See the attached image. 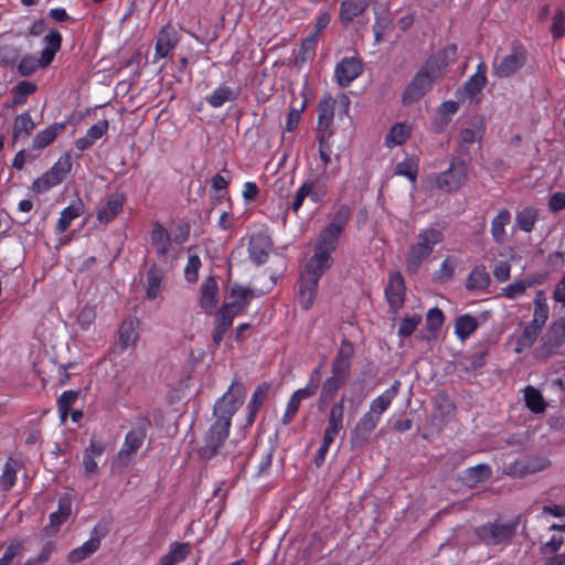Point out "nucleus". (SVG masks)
<instances>
[{
  "label": "nucleus",
  "mask_w": 565,
  "mask_h": 565,
  "mask_svg": "<svg viewBox=\"0 0 565 565\" xmlns=\"http://www.w3.org/2000/svg\"><path fill=\"white\" fill-rule=\"evenodd\" d=\"M467 178L468 167L466 162L459 157H454L445 171L431 173L428 180L436 189L446 193H454L465 185Z\"/></svg>",
  "instance_id": "obj_7"
},
{
  "label": "nucleus",
  "mask_w": 565,
  "mask_h": 565,
  "mask_svg": "<svg viewBox=\"0 0 565 565\" xmlns=\"http://www.w3.org/2000/svg\"><path fill=\"white\" fill-rule=\"evenodd\" d=\"M350 377L351 373L331 366L330 375L321 385L319 404L327 405L333 401L338 392L348 384Z\"/></svg>",
  "instance_id": "obj_14"
},
{
  "label": "nucleus",
  "mask_w": 565,
  "mask_h": 565,
  "mask_svg": "<svg viewBox=\"0 0 565 565\" xmlns=\"http://www.w3.org/2000/svg\"><path fill=\"white\" fill-rule=\"evenodd\" d=\"M79 392L74 390L64 391L56 401L60 419L64 424L72 406L76 403Z\"/></svg>",
  "instance_id": "obj_51"
},
{
  "label": "nucleus",
  "mask_w": 565,
  "mask_h": 565,
  "mask_svg": "<svg viewBox=\"0 0 565 565\" xmlns=\"http://www.w3.org/2000/svg\"><path fill=\"white\" fill-rule=\"evenodd\" d=\"M565 343V329L561 326L559 321H554L547 332L542 338V344L537 349V352L543 358H548L563 347Z\"/></svg>",
  "instance_id": "obj_18"
},
{
  "label": "nucleus",
  "mask_w": 565,
  "mask_h": 565,
  "mask_svg": "<svg viewBox=\"0 0 565 565\" xmlns=\"http://www.w3.org/2000/svg\"><path fill=\"white\" fill-rule=\"evenodd\" d=\"M271 249L270 241L263 234L253 235L248 244L250 260L256 265H263L268 260Z\"/></svg>",
  "instance_id": "obj_28"
},
{
  "label": "nucleus",
  "mask_w": 565,
  "mask_h": 565,
  "mask_svg": "<svg viewBox=\"0 0 565 565\" xmlns=\"http://www.w3.org/2000/svg\"><path fill=\"white\" fill-rule=\"evenodd\" d=\"M36 85L29 81H21L12 87V99L7 103L8 108L24 105L30 95L36 90Z\"/></svg>",
  "instance_id": "obj_41"
},
{
  "label": "nucleus",
  "mask_w": 565,
  "mask_h": 565,
  "mask_svg": "<svg viewBox=\"0 0 565 565\" xmlns=\"http://www.w3.org/2000/svg\"><path fill=\"white\" fill-rule=\"evenodd\" d=\"M171 235L159 222H154L150 233V244L160 262H167L171 250Z\"/></svg>",
  "instance_id": "obj_21"
},
{
  "label": "nucleus",
  "mask_w": 565,
  "mask_h": 565,
  "mask_svg": "<svg viewBox=\"0 0 565 565\" xmlns=\"http://www.w3.org/2000/svg\"><path fill=\"white\" fill-rule=\"evenodd\" d=\"M45 67L46 66H43L42 64L41 56L36 58L30 54L22 56V58L19 61L17 65L18 73L24 77L33 75L38 71V68Z\"/></svg>",
  "instance_id": "obj_56"
},
{
  "label": "nucleus",
  "mask_w": 565,
  "mask_h": 565,
  "mask_svg": "<svg viewBox=\"0 0 565 565\" xmlns=\"http://www.w3.org/2000/svg\"><path fill=\"white\" fill-rule=\"evenodd\" d=\"M100 546V539L92 536L88 541L81 546L72 550L68 553L67 559L70 563H78L90 555H93Z\"/></svg>",
  "instance_id": "obj_47"
},
{
  "label": "nucleus",
  "mask_w": 565,
  "mask_h": 565,
  "mask_svg": "<svg viewBox=\"0 0 565 565\" xmlns=\"http://www.w3.org/2000/svg\"><path fill=\"white\" fill-rule=\"evenodd\" d=\"M300 404L301 402L298 401L296 398V396L291 395L288 403H287V406H286V409L281 416V424L282 425H289L294 418L296 417L298 411H299V407H300Z\"/></svg>",
  "instance_id": "obj_64"
},
{
  "label": "nucleus",
  "mask_w": 565,
  "mask_h": 565,
  "mask_svg": "<svg viewBox=\"0 0 565 565\" xmlns=\"http://www.w3.org/2000/svg\"><path fill=\"white\" fill-rule=\"evenodd\" d=\"M333 256H327L313 250L303 265L298 278V301L303 310L312 308L318 296L321 277L332 267Z\"/></svg>",
  "instance_id": "obj_2"
},
{
  "label": "nucleus",
  "mask_w": 565,
  "mask_h": 565,
  "mask_svg": "<svg viewBox=\"0 0 565 565\" xmlns=\"http://www.w3.org/2000/svg\"><path fill=\"white\" fill-rule=\"evenodd\" d=\"M478 327L479 322L476 317L468 313L461 315L455 320V334L459 340L465 341L476 332Z\"/></svg>",
  "instance_id": "obj_42"
},
{
  "label": "nucleus",
  "mask_w": 565,
  "mask_h": 565,
  "mask_svg": "<svg viewBox=\"0 0 565 565\" xmlns=\"http://www.w3.org/2000/svg\"><path fill=\"white\" fill-rule=\"evenodd\" d=\"M539 220V211L535 207L526 206L519 211L515 215V224L518 228L525 233H531Z\"/></svg>",
  "instance_id": "obj_48"
},
{
  "label": "nucleus",
  "mask_w": 565,
  "mask_h": 565,
  "mask_svg": "<svg viewBox=\"0 0 565 565\" xmlns=\"http://www.w3.org/2000/svg\"><path fill=\"white\" fill-rule=\"evenodd\" d=\"M515 523L487 522L475 529L476 536L488 545L509 542L515 534Z\"/></svg>",
  "instance_id": "obj_9"
},
{
  "label": "nucleus",
  "mask_w": 565,
  "mask_h": 565,
  "mask_svg": "<svg viewBox=\"0 0 565 565\" xmlns=\"http://www.w3.org/2000/svg\"><path fill=\"white\" fill-rule=\"evenodd\" d=\"M72 513V499L64 494L58 499L57 511L50 514V525L56 530L67 521Z\"/></svg>",
  "instance_id": "obj_45"
},
{
  "label": "nucleus",
  "mask_w": 565,
  "mask_h": 565,
  "mask_svg": "<svg viewBox=\"0 0 565 565\" xmlns=\"http://www.w3.org/2000/svg\"><path fill=\"white\" fill-rule=\"evenodd\" d=\"M35 128V122L29 110H25L14 117L12 126L13 143L20 140H26Z\"/></svg>",
  "instance_id": "obj_35"
},
{
  "label": "nucleus",
  "mask_w": 565,
  "mask_h": 565,
  "mask_svg": "<svg viewBox=\"0 0 565 565\" xmlns=\"http://www.w3.org/2000/svg\"><path fill=\"white\" fill-rule=\"evenodd\" d=\"M238 95V88L235 89L225 84H222L216 87L210 95L205 96V100L212 108H220L227 102H235Z\"/></svg>",
  "instance_id": "obj_39"
},
{
  "label": "nucleus",
  "mask_w": 565,
  "mask_h": 565,
  "mask_svg": "<svg viewBox=\"0 0 565 565\" xmlns=\"http://www.w3.org/2000/svg\"><path fill=\"white\" fill-rule=\"evenodd\" d=\"M245 399V386L237 379H233L228 390L216 399L213 416L215 419L205 431L202 444L198 447V456L210 461L216 457L230 435L232 417L243 405Z\"/></svg>",
  "instance_id": "obj_1"
},
{
  "label": "nucleus",
  "mask_w": 565,
  "mask_h": 565,
  "mask_svg": "<svg viewBox=\"0 0 565 565\" xmlns=\"http://www.w3.org/2000/svg\"><path fill=\"white\" fill-rule=\"evenodd\" d=\"M138 320L132 318L125 319L118 329V345L120 351L124 352L129 347L136 345V342L139 338L138 333Z\"/></svg>",
  "instance_id": "obj_34"
},
{
  "label": "nucleus",
  "mask_w": 565,
  "mask_h": 565,
  "mask_svg": "<svg viewBox=\"0 0 565 565\" xmlns=\"http://www.w3.org/2000/svg\"><path fill=\"white\" fill-rule=\"evenodd\" d=\"M354 344L347 338L341 340L340 348L332 360L331 366L351 373Z\"/></svg>",
  "instance_id": "obj_40"
},
{
  "label": "nucleus",
  "mask_w": 565,
  "mask_h": 565,
  "mask_svg": "<svg viewBox=\"0 0 565 565\" xmlns=\"http://www.w3.org/2000/svg\"><path fill=\"white\" fill-rule=\"evenodd\" d=\"M218 302V285L215 277L210 276L201 285L200 306L206 315H213Z\"/></svg>",
  "instance_id": "obj_24"
},
{
  "label": "nucleus",
  "mask_w": 565,
  "mask_h": 565,
  "mask_svg": "<svg viewBox=\"0 0 565 565\" xmlns=\"http://www.w3.org/2000/svg\"><path fill=\"white\" fill-rule=\"evenodd\" d=\"M163 278V268L158 264H152L146 276V298L148 300H154L159 297Z\"/></svg>",
  "instance_id": "obj_36"
},
{
  "label": "nucleus",
  "mask_w": 565,
  "mask_h": 565,
  "mask_svg": "<svg viewBox=\"0 0 565 565\" xmlns=\"http://www.w3.org/2000/svg\"><path fill=\"white\" fill-rule=\"evenodd\" d=\"M269 388H270V386L266 382L259 384L255 388V391L247 404V408H252V409L259 412L260 407L263 406V404L267 397Z\"/></svg>",
  "instance_id": "obj_58"
},
{
  "label": "nucleus",
  "mask_w": 565,
  "mask_h": 565,
  "mask_svg": "<svg viewBox=\"0 0 565 565\" xmlns=\"http://www.w3.org/2000/svg\"><path fill=\"white\" fill-rule=\"evenodd\" d=\"M399 387L401 382L395 380L388 388L371 402L366 413L381 420L382 415L390 408L392 402L398 395Z\"/></svg>",
  "instance_id": "obj_22"
},
{
  "label": "nucleus",
  "mask_w": 565,
  "mask_h": 565,
  "mask_svg": "<svg viewBox=\"0 0 565 565\" xmlns=\"http://www.w3.org/2000/svg\"><path fill=\"white\" fill-rule=\"evenodd\" d=\"M487 64L484 62H480L473 75H471L463 84L462 89L467 94V96L472 99L477 95H479L482 89L486 87L487 79Z\"/></svg>",
  "instance_id": "obj_32"
},
{
  "label": "nucleus",
  "mask_w": 565,
  "mask_h": 565,
  "mask_svg": "<svg viewBox=\"0 0 565 565\" xmlns=\"http://www.w3.org/2000/svg\"><path fill=\"white\" fill-rule=\"evenodd\" d=\"M524 399L526 407L535 414L543 413L546 409L543 395L533 386H526L524 390Z\"/></svg>",
  "instance_id": "obj_50"
},
{
  "label": "nucleus",
  "mask_w": 565,
  "mask_h": 565,
  "mask_svg": "<svg viewBox=\"0 0 565 565\" xmlns=\"http://www.w3.org/2000/svg\"><path fill=\"white\" fill-rule=\"evenodd\" d=\"M418 159L405 158L398 162L395 168V174L407 178L412 183H415L418 175Z\"/></svg>",
  "instance_id": "obj_53"
},
{
  "label": "nucleus",
  "mask_w": 565,
  "mask_h": 565,
  "mask_svg": "<svg viewBox=\"0 0 565 565\" xmlns=\"http://www.w3.org/2000/svg\"><path fill=\"white\" fill-rule=\"evenodd\" d=\"M317 44L318 42L313 40V36H306L295 57V65L300 67L307 61L311 60L315 56Z\"/></svg>",
  "instance_id": "obj_54"
},
{
  "label": "nucleus",
  "mask_w": 565,
  "mask_h": 565,
  "mask_svg": "<svg viewBox=\"0 0 565 565\" xmlns=\"http://www.w3.org/2000/svg\"><path fill=\"white\" fill-rule=\"evenodd\" d=\"M327 180L328 175H324V173L317 178L306 179L297 189L290 203V210L297 214L307 198L312 203L320 204L328 193Z\"/></svg>",
  "instance_id": "obj_8"
},
{
  "label": "nucleus",
  "mask_w": 565,
  "mask_h": 565,
  "mask_svg": "<svg viewBox=\"0 0 565 565\" xmlns=\"http://www.w3.org/2000/svg\"><path fill=\"white\" fill-rule=\"evenodd\" d=\"M435 81L430 74L420 67L405 87L402 104L408 106L420 100L433 88Z\"/></svg>",
  "instance_id": "obj_10"
},
{
  "label": "nucleus",
  "mask_w": 565,
  "mask_h": 565,
  "mask_svg": "<svg viewBox=\"0 0 565 565\" xmlns=\"http://www.w3.org/2000/svg\"><path fill=\"white\" fill-rule=\"evenodd\" d=\"M19 468L20 463L18 460L11 457L7 460L0 476V491H9L15 484Z\"/></svg>",
  "instance_id": "obj_49"
},
{
  "label": "nucleus",
  "mask_w": 565,
  "mask_h": 565,
  "mask_svg": "<svg viewBox=\"0 0 565 565\" xmlns=\"http://www.w3.org/2000/svg\"><path fill=\"white\" fill-rule=\"evenodd\" d=\"M484 124L481 118H473L468 126L460 129L457 152L460 156H467L469 148L475 142H480L484 135Z\"/></svg>",
  "instance_id": "obj_17"
},
{
  "label": "nucleus",
  "mask_w": 565,
  "mask_h": 565,
  "mask_svg": "<svg viewBox=\"0 0 565 565\" xmlns=\"http://www.w3.org/2000/svg\"><path fill=\"white\" fill-rule=\"evenodd\" d=\"M151 420L148 416H138L135 418L132 427L125 436L124 443L117 454V459L124 466H128L138 450L142 447L149 430Z\"/></svg>",
  "instance_id": "obj_5"
},
{
  "label": "nucleus",
  "mask_w": 565,
  "mask_h": 565,
  "mask_svg": "<svg viewBox=\"0 0 565 565\" xmlns=\"http://www.w3.org/2000/svg\"><path fill=\"white\" fill-rule=\"evenodd\" d=\"M550 32L554 40H559L565 35V12L557 10L552 19Z\"/></svg>",
  "instance_id": "obj_60"
},
{
  "label": "nucleus",
  "mask_w": 565,
  "mask_h": 565,
  "mask_svg": "<svg viewBox=\"0 0 565 565\" xmlns=\"http://www.w3.org/2000/svg\"><path fill=\"white\" fill-rule=\"evenodd\" d=\"M126 201V194L121 192L107 195L96 210L97 222L104 225L111 223L122 212Z\"/></svg>",
  "instance_id": "obj_16"
},
{
  "label": "nucleus",
  "mask_w": 565,
  "mask_h": 565,
  "mask_svg": "<svg viewBox=\"0 0 565 565\" xmlns=\"http://www.w3.org/2000/svg\"><path fill=\"white\" fill-rule=\"evenodd\" d=\"M491 282L484 266H476L466 280V288L470 291L484 290Z\"/></svg>",
  "instance_id": "obj_43"
},
{
  "label": "nucleus",
  "mask_w": 565,
  "mask_h": 565,
  "mask_svg": "<svg viewBox=\"0 0 565 565\" xmlns=\"http://www.w3.org/2000/svg\"><path fill=\"white\" fill-rule=\"evenodd\" d=\"M179 42L175 29L167 24L158 33L154 46L153 63L168 57Z\"/></svg>",
  "instance_id": "obj_20"
},
{
  "label": "nucleus",
  "mask_w": 565,
  "mask_h": 565,
  "mask_svg": "<svg viewBox=\"0 0 565 565\" xmlns=\"http://www.w3.org/2000/svg\"><path fill=\"white\" fill-rule=\"evenodd\" d=\"M44 46L40 56L42 57L43 66H50L55 58L56 53L62 47L63 36L56 29H51L42 40Z\"/></svg>",
  "instance_id": "obj_29"
},
{
  "label": "nucleus",
  "mask_w": 565,
  "mask_h": 565,
  "mask_svg": "<svg viewBox=\"0 0 565 565\" xmlns=\"http://www.w3.org/2000/svg\"><path fill=\"white\" fill-rule=\"evenodd\" d=\"M191 553V545L188 542H172L169 551L162 555L157 565H179L183 563Z\"/></svg>",
  "instance_id": "obj_33"
},
{
  "label": "nucleus",
  "mask_w": 565,
  "mask_h": 565,
  "mask_svg": "<svg viewBox=\"0 0 565 565\" xmlns=\"http://www.w3.org/2000/svg\"><path fill=\"white\" fill-rule=\"evenodd\" d=\"M511 222V213L508 209H502L499 213L492 218L490 233L492 239L497 244H503L508 239V234L505 231V226Z\"/></svg>",
  "instance_id": "obj_38"
},
{
  "label": "nucleus",
  "mask_w": 565,
  "mask_h": 565,
  "mask_svg": "<svg viewBox=\"0 0 565 565\" xmlns=\"http://www.w3.org/2000/svg\"><path fill=\"white\" fill-rule=\"evenodd\" d=\"M273 456H274V449L268 448L262 454L260 460L257 465V471L256 476L259 477H266L269 476L271 465H273Z\"/></svg>",
  "instance_id": "obj_63"
},
{
  "label": "nucleus",
  "mask_w": 565,
  "mask_h": 565,
  "mask_svg": "<svg viewBox=\"0 0 565 565\" xmlns=\"http://www.w3.org/2000/svg\"><path fill=\"white\" fill-rule=\"evenodd\" d=\"M458 49L457 45L451 43L439 49L423 64V68L430 74L435 79L439 78L445 70L457 61Z\"/></svg>",
  "instance_id": "obj_11"
},
{
  "label": "nucleus",
  "mask_w": 565,
  "mask_h": 565,
  "mask_svg": "<svg viewBox=\"0 0 565 565\" xmlns=\"http://www.w3.org/2000/svg\"><path fill=\"white\" fill-rule=\"evenodd\" d=\"M379 423L380 420L373 417L371 414L364 413L351 431L352 445L362 446L365 444L369 440L371 434L377 427Z\"/></svg>",
  "instance_id": "obj_23"
},
{
  "label": "nucleus",
  "mask_w": 565,
  "mask_h": 565,
  "mask_svg": "<svg viewBox=\"0 0 565 565\" xmlns=\"http://www.w3.org/2000/svg\"><path fill=\"white\" fill-rule=\"evenodd\" d=\"M58 184H61L58 179L51 174L50 170H47L41 177H39L32 182L31 189L33 192L42 194Z\"/></svg>",
  "instance_id": "obj_57"
},
{
  "label": "nucleus",
  "mask_w": 565,
  "mask_h": 565,
  "mask_svg": "<svg viewBox=\"0 0 565 565\" xmlns=\"http://www.w3.org/2000/svg\"><path fill=\"white\" fill-rule=\"evenodd\" d=\"M106 450V445L103 440L90 438L89 445L84 449L83 454V467L86 476H93L97 473L98 466L96 458L102 457Z\"/></svg>",
  "instance_id": "obj_26"
},
{
  "label": "nucleus",
  "mask_w": 565,
  "mask_h": 565,
  "mask_svg": "<svg viewBox=\"0 0 565 565\" xmlns=\"http://www.w3.org/2000/svg\"><path fill=\"white\" fill-rule=\"evenodd\" d=\"M492 476V468L488 463H478L472 467H468L462 471L461 481L465 486L470 489L476 488L479 483H482L490 479Z\"/></svg>",
  "instance_id": "obj_31"
},
{
  "label": "nucleus",
  "mask_w": 565,
  "mask_h": 565,
  "mask_svg": "<svg viewBox=\"0 0 565 565\" xmlns=\"http://www.w3.org/2000/svg\"><path fill=\"white\" fill-rule=\"evenodd\" d=\"M202 263L198 255H190L184 268V278L189 282H195L199 278V269Z\"/></svg>",
  "instance_id": "obj_61"
},
{
  "label": "nucleus",
  "mask_w": 565,
  "mask_h": 565,
  "mask_svg": "<svg viewBox=\"0 0 565 565\" xmlns=\"http://www.w3.org/2000/svg\"><path fill=\"white\" fill-rule=\"evenodd\" d=\"M231 301H225L221 307L226 308L228 312L237 317L244 313L254 298V292L249 287L235 284L230 291Z\"/></svg>",
  "instance_id": "obj_19"
},
{
  "label": "nucleus",
  "mask_w": 565,
  "mask_h": 565,
  "mask_svg": "<svg viewBox=\"0 0 565 565\" xmlns=\"http://www.w3.org/2000/svg\"><path fill=\"white\" fill-rule=\"evenodd\" d=\"M384 295L388 307L393 312H397L404 306L406 286L404 277L398 270H393L388 274Z\"/></svg>",
  "instance_id": "obj_15"
},
{
  "label": "nucleus",
  "mask_w": 565,
  "mask_h": 565,
  "mask_svg": "<svg viewBox=\"0 0 565 565\" xmlns=\"http://www.w3.org/2000/svg\"><path fill=\"white\" fill-rule=\"evenodd\" d=\"M412 128L405 122H396L385 136V145L388 148L402 146L411 136Z\"/></svg>",
  "instance_id": "obj_46"
},
{
  "label": "nucleus",
  "mask_w": 565,
  "mask_h": 565,
  "mask_svg": "<svg viewBox=\"0 0 565 565\" xmlns=\"http://www.w3.org/2000/svg\"><path fill=\"white\" fill-rule=\"evenodd\" d=\"M444 239V227L438 224L420 230L415 242L407 250L405 258L406 271L411 275L416 274L423 263L429 258L435 246L440 244Z\"/></svg>",
  "instance_id": "obj_3"
},
{
  "label": "nucleus",
  "mask_w": 565,
  "mask_h": 565,
  "mask_svg": "<svg viewBox=\"0 0 565 565\" xmlns=\"http://www.w3.org/2000/svg\"><path fill=\"white\" fill-rule=\"evenodd\" d=\"M364 71L363 63L358 56H344L334 68L335 82L340 87H349Z\"/></svg>",
  "instance_id": "obj_13"
},
{
  "label": "nucleus",
  "mask_w": 565,
  "mask_h": 565,
  "mask_svg": "<svg viewBox=\"0 0 565 565\" xmlns=\"http://www.w3.org/2000/svg\"><path fill=\"white\" fill-rule=\"evenodd\" d=\"M527 61V51L520 42H513L508 53L497 52L492 61V74L508 78L516 74Z\"/></svg>",
  "instance_id": "obj_6"
},
{
  "label": "nucleus",
  "mask_w": 565,
  "mask_h": 565,
  "mask_svg": "<svg viewBox=\"0 0 565 565\" xmlns=\"http://www.w3.org/2000/svg\"><path fill=\"white\" fill-rule=\"evenodd\" d=\"M85 212V204L81 199L73 201L70 205L64 207L60 217L54 226L55 234L60 235L65 233L71 226L72 222L79 217Z\"/></svg>",
  "instance_id": "obj_27"
},
{
  "label": "nucleus",
  "mask_w": 565,
  "mask_h": 565,
  "mask_svg": "<svg viewBox=\"0 0 565 565\" xmlns=\"http://www.w3.org/2000/svg\"><path fill=\"white\" fill-rule=\"evenodd\" d=\"M541 332L542 330L540 328L529 322L516 339L514 352L522 353L525 350L531 349Z\"/></svg>",
  "instance_id": "obj_44"
},
{
  "label": "nucleus",
  "mask_w": 565,
  "mask_h": 565,
  "mask_svg": "<svg viewBox=\"0 0 565 565\" xmlns=\"http://www.w3.org/2000/svg\"><path fill=\"white\" fill-rule=\"evenodd\" d=\"M372 0H342L339 8V20L349 25L355 18L363 14Z\"/></svg>",
  "instance_id": "obj_30"
},
{
  "label": "nucleus",
  "mask_w": 565,
  "mask_h": 565,
  "mask_svg": "<svg viewBox=\"0 0 565 565\" xmlns=\"http://www.w3.org/2000/svg\"><path fill=\"white\" fill-rule=\"evenodd\" d=\"M422 321V316L419 315H413L411 317H405L398 327L397 334L399 338H408L413 334V332L416 330L418 324Z\"/></svg>",
  "instance_id": "obj_59"
},
{
  "label": "nucleus",
  "mask_w": 565,
  "mask_h": 565,
  "mask_svg": "<svg viewBox=\"0 0 565 565\" xmlns=\"http://www.w3.org/2000/svg\"><path fill=\"white\" fill-rule=\"evenodd\" d=\"M351 207L348 204H341L333 213L331 221L316 237L313 250L332 256L339 246L340 238L351 220Z\"/></svg>",
  "instance_id": "obj_4"
},
{
  "label": "nucleus",
  "mask_w": 565,
  "mask_h": 565,
  "mask_svg": "<svg viewBox=\"0 0 565 565\" xmlns=\"http://www.w3.org/2000/svg\"><path fill=\"white\" fill-rule=\"evenodd\" d=\"M317 113L318 121L316 127V138L322 140L324 138H332L334 134V102L330 94H326L319 99Z\"/></svg>",
  "instance_id": "obj_12"
},
{
  "label": "nucleus",
  "mask_w": 565,
  "mask_h": 565,
  "mask_svg": "<svg viewBox=\"0 0 565 565\" xmlns=\"http://www.w3.org/2000/svg\"><path fill=\"white\" fill-rule=\"evenodd\" d=\"M65 122H53L45 129H42L35 134L32 139L31 149L33 151H41L52 145L55 139L65 131Z\"/></svg>",
  "instance_id": "obj_25"
},
{
  "label": "nucleus",
  "mask_w": 565,
  "mask_h": 565,
  "mask_svg": "<svg viewBox=\"0 0 565 565\" xmlns=\"http://www.w3.org/2000/svg\"><path fill=\"white\" fill-rule=\"evenodd\" d=\"M550 315V308L546 299L540 292L534 300V315L530 323L543 330Z\"/></svg>",
  "instance_id": "obj_52"
},
{
  "label": "nucleus",
  "mask_w": 565,
  "mask_h": 565,
  "mask_svg": "<svg viewBox=\"0 0 565 565\" xmlns=\"http://www.w3.org/2000/svg\"><path fill=\"white\" fill-rule=\"evenodd\" d=\"M109 122L106 119L99 120L95 125H93L84 137H81L75 140V147L79 151H85L89 149L96 140L100 139L108 131Z\"/></svg>",
  "instance_id": "obj_37"
},
{
  "label": "nucleus",
  "mask_w": 565,
  "mask_h": 565,
  "mask_svg": "<svg viewBox=\"0 0 565 565\" xmlns=\"http://www.w3.org/2000/svg\"><path fill=\"white\" fill-rule=\"evenodd\" d=\"M444 320V313L439 308L435 307L429 309L426 315L427 329L431 332L437 331L438 329L441 328Z\"/></svg>",
  "instance_id": "obj_62"
},
{
  "label": "nucleus",
  "mask_w": 565,
  "mask_h": 565,
  "mask_svg": "<svg viewBox=\"0 0 565 565\" xmlns=\"http://www.w3.org/2000/svg\"><path fill=\"white\" fill-rule=\"evenodd\" d=\"M73 167L72 157L70 152L63 153L57 161L49 169L51 174L58 179L62 183Z\"/></svg>",
  "instance_id": "obj_55"
}]
</instances>
